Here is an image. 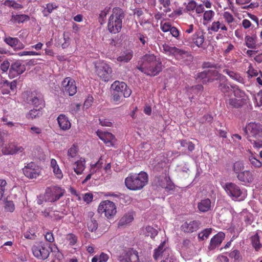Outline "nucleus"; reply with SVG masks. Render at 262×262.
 Here are the masks:
<instances>
[{
	"instance_id": "1",
	"label": "nucleus",
	"mask_w": 262,
	"mask_h": 262,
	"mask_svg": "<svg viewBox=\"0 0 262 262\" xmlns=\"http://www.w3.org/2000/svg\"><path fill=\"white\" fill-rule=\"evenodd\" d=\"M148 175L143 171L139 173H129L125 179V185L127 189L132 191L140 190L148 183Z\"/></svg>"
},
{
	"instance_id": "2",
	"label": "nucleus",
	"mask_w": 262,
	"mask_h": 262,
	"mask_svg": "<svg viewBox=\"0 0 262 262\" xmlns=\"http://www.w3.org/2000/svg\"><path fill=\"white\" fill-rule=\"evenodd\" d=\"M112 99L116 104H120L122 101V97H129L132 94L131 89L123 81H115L111 86Z\"/></svg>"
},
{
	"instance_id": "3",
	"label": "nucleus",
	"mask_w": 262,
	"mask_h": 262,
	"mask_svg": "<svg viewBox=\"0 0 262 262\" xmlns=\"http://www.w3.org/2000/svg\"><path fill=\"white\" fill-rule=\"evenodd\" d=\"M124 16V12L122 9L119 7L113 9L112 14L109 18L107 24L108 30L111 33L116 34L121 31L122 19Z\"/></svg>"
},
{
	"instance_id": "4",
	"label": "nucleus",
	"mask_w": 262,
	"mask_h": 262,
	"mask_svg": "<svg viewBox=\"0 0 262 262\" xmlns=\"http://www.w3.org/2000/svg\"><path fill=\"white\" fill-rule=\"evenodd\" d=\"M166 242H163L159 247L154 250L153 257L155 260L160 258L163 259L161 262H176L173 255H171V250L165 245Z\"/></svg>"
},
{
	"instance_id": "5",
	"label": "nucleus",
	"mask_w": 262,
	"mask_h": 262,
	"mask_svg": "<svg viewBox=\"0 0 262 262\" xmlns=\"http://www.w3.org/2000/svg\"><path fill=\"white\" fill-rule=\"evenodd\" d=\"M31 250L33 255L37 259L45 260L49 257L52 251V248L50 245L40 242L33 245Z\"/></svg>"
},
{
	"instance_id": "6",
	"label": "nucleus",
	"mask_w": 262,
	"mask_h": 262,
	"mask_svg": "<svg viewBox=\"0 0 262 262\" xmlns=\"http://www.w3.org/2000/svg\"><path fill=\"white\" fill-rule=\"evenodd\" d=\"M224 189L226 193L232 198L233 200L241 201L244 200L246 195L240 187L233 183H227L225 185Z\"/></svg>"
},
{
	"instance_id": "7",
	"label": "nucleus",
	"mask_w": 262,
	"mask_h": 262,
	"mask_svg": "<svg viewBox=\"0 0 262 262\" xmlns=\"http://www.w3.org/2000/svg\"><path fill=\"white\" fill-rule=\"evenodd\" d=\"M98 211L100 214L104 213L105 217L111 219L116 214V206L113 202L105 200L100 203Z\"/></svg>"
},
{
	"instance_id": "8",
	"label": "nucleus",
	"mask_w": 262,
	"mask_h": 262,
	"mask_svg": "<svg viewBox=\"0 0 262 262\" xmlns=\"http://www.w3.org/2000/svg\"><path fill=\"white\" fill-rule=\"evenodd\" d=\"M95 72L102 81L107 82L111 78L112 68L106 63L100 62L95 64Z\"/></svg>"
},
{
	"instance_id": "9",
	"label": "nucleus",
	"mask_w": 262,
	"mask_h": 262,
	"mask_svg": "<svg viewBox=\"0 0 262 262\" xmlns=\"http://www.w3.org/2000/svg\"><path fill=\"white\" fill-rule=\"evenodd\" d=\"M205 33L202 31H197L190 38H185L183 43L190 47H193V45H195L198 48H202L205 41Z\"/></svg>"
},
{
	"instance_id": "10",
	"label": "nucleus",
	"mask_w": 262,
	"mask_h": 262,
	"mask_svg": "<svg viewBox=\"0 0 262 262\" xmlns=\"http://www.w3.org/2000/svg\"><path fill=\"white\" fill-rule=\"evenodd\" d=\"M118 259L120 262H140L138 252L132 248L124 249Z\"/></svg>"
},
{
	"instance_id": "11",
	"label": "nucleus",
	"mask_w": 262,
	"mask_h": 262,
	"mask_svg": "<svg viewBox=\"0 0 262 262\" xmlns=\"http://www.w3.org/2000/svg\"><path fill=\"white\" fill-rule=\"evenodd\" d=\"M61 90L65 94L74 96L77 92L75 80L70 77H66L61 82Z\"/></svg>"
},
{
	"instance_id": "12",
	"label": "nucleus",
	"mask_w": 262,
	"mask_h": 262,
	"mask_svg": "<svg viewBox=\"0 0 262 262\" xmlns=\"http://www.w3.org/2000/svg\"><path fill=\"white\" fill-rule=\"evenodd\" d=\"M64 193V190L60 187L53 186L47 188L46 197L49 202H54L58 200Z\"/></svg>"
},
{
	"instance_id": "13",
	"label": "nucleus",
	"mask_w": 262,
	"mask_h": 262,
	"mask_svg": "<svg viewBox=\"0 0 262 262\" xmlns=\"http://www.w3.org/2000/svg\"><path fill=\"white\" fill-rule=\"evenodd\" d=\"M25 176L29 179H36L40 174L39 167L33 162L28 163L23 168Z\"/></svg>"
},
{
	"instance_id": "14",
	"label": "nucleus",
	"mask_w": 262,
	"mask_h": 262,
	"mask_svg": "<svg viewBox=\"0 0 262 262\" xmlns=\"http://www.w3.org/2000/svg\"><path fill=\"white\" fill-rule=\"evenodd\" d=\"M246 129L249 132L248 138H262V125L260 123L250 122L247 126Z\"/></svg>"
},
{
	"instance_id": "15",
	"label": "nucleus",
	"mask_w": 262,
	"mask_h": 262,
	"mask_svg": "<svg viewBox=\"0 0 262 262\" xmlns=\"http://www.w3.org/2000/svg\"><path fill=\"white\" fill-rule=\"evenodd\" d=\"M26 71V67L20 61L13 62L10 66L9 76L13 78L23 74Z\"/></svg>"
},
{
	"instance_id": "16",
	"label": "nucleus",
	"mask_w": 262,
	"mask_h": 262,
	"mask_svg": "<svg viewBox=\"0 0 262 262\" xmlns=\"http://www.w3.org/2000/svg\"><path fill=\"white\" fill-rule=\"evenodd\" d=\"M201 222L199 221H187L181 226V230L187 233H191L196 231L201 226Z\"/></svg>"
},
{
	"instance_id": "17",
	"label": "nucleus",
	"mask_w": 262,
	"mask_h": 262,
	"mask_svg": "<svg viewBox=\"0 0 262 262\" xmlns=\"http://www.w3.org/2000/svg\"><path fill=\"white\" fill-rule=\"evenodd\" d=\"M24 150V148L23 146H19L14 142L6 144L2 149V153L5 155L18 154L23 152Z\"/></svg>"
},
{
	"instance_id": "18",
	"label": "nucleus",
	"mask_w": 262,
	"mask_h": 262,
	"mask_svg": "<svg viewBox=\"0 0 262 262\" xmlns=\"http://www.w3.org/2000/svg\"><path fill=\"white\" fill-rule=\"evenodd\" d=\"M236 178L239 181L245 185H247L253 182L255 179V176L253 171L250 170H246L238 174Z\"/></svg>"
},
{
	"instance_id": "19",
	"label": "nucleus",
	"mask_w": 262,
	"mask_h": 262,
	"mask_svg": "<svg viewBox=\"0 0 262 262\" xmlns=\"http://www.w3.org/2000/svg\"><path fill=\"white\" fill-rule=\"evenodd\" d=\"M162 70V64L161 60H159L152 65L146 67L145 71H141L148 75L155 76L158 75Z\"/></svg>"
},
{
	"instance_id": "20",
	"label": "nucleus",
	"mask_w": 262,
	"mask_h": 262,
	"mask_svg": "<svg viewBox=\"0 0 262 262\" xmlns=\"http://www.w3.org/2000/svg\"><path fill=\"white\" fill-rule=\"evenodd\" d=\"M97 135L107 146H113L115 141V136L111 133L98 130Z\"/></svg>"
},
{
	"instance_id": "21",
	"label": "nucleus",
	"mask_w": 262,
	"mask_h": 262,
	"mask_svg": "<svg viewBox=\"0 0 262 262\" xmlns=\"http://www.w3.org/2000/svg\"><path fill=\"white\" fill-rule=\"evenodd\" d=\"M225 235L224 233L220 232L214 235L210 240L208 249L210 251L214 250L216 247H219L224 239Z\"/></svg>"
},
{
	"instance_id": "22",
	"label": "nucleus",
	"mask_w": 262,
	"mask_h": 262,
	"mask_svg": "<svg viewBox=\"0 0 262 262\" xmlns=\"http://www.w3.org/2000/svg\"><path fill=\"white\" fill-rule=\"evenodd\" d=\"M143 63L138 69L141 71H145V68L150 65H152L155 62L160 60V59H157L156 57L154 54H146L143 58Z\"/></svg>"
},
{
	"instance_id": "23",
	"label": "nucleus",
	"mask_w": 262,
	"mask_h": 262,
	"mask_svg": "<svg viewBox=\"0 0 262 262\" xmlns=\"http://www.w3.org/2000/svg\"><path fill=\"white\" fill-rule=\"evenodd\" d=\"M85 215L87 221V226L89 230L91 232L96 231L98 228V223L97 221L93 217L94 216V212L89 211Z\"/></svg>"
},
{
	"instance_id": "24",
	"label": "nucleus",
	"mask_w": 262,
	"mask_h": 262,
	"mask_svg": "<svg viewBox=\"0 0 262 262\" xmlns=\"http://www.w3.org/2000/svg\"><path fill=\"white\" fill-rule=\"evenodd\" d=\"M57 122L60 129L68 130L71 127V123L64 114H60L57 118Z\"/></svg>"
},
{
	"instance_id": "25",
	"label": "nucleus",
	"mask_w": 262,
	"mask_h": 262,
	"mask_svg": "<svg viewBox=\"0 0 262 262\" xmlns=\"http://www.w3.org/2000/svg\"><path fill=\"white\" fill-rule=\"evenodd\" d=\"M85 163V160L83 158H80L79 160L74 162L73 168L74 171L77 175H80L83 173V172L86 167Z\"/></svg>"
},
{
	"instance_id": "26",
	"label": "nucleus",
	"mask_w": 262,
	"mask_h": 262,
	"mask_svg": "<svg viewBox=\"0 0 262 262\" xmlns=\"http://www.w3.org/2000/svg\"><path fill=\"white\" fill-rule=\"evenodd\" d=\"M29 101L35 107L39 106V108H43L45 106V102L41 94L32 95Z\"/></svg>"
},
{
	"instance_id": "27",
	"label": "nucleus",
	"mask_w": 262,
	"mask_h": 262,
	"mask_svg": "<svg viewBox=\"0 0 262 262\" xmlns=\"http://www.w3.org/2000/svg\"><path fill=\"white\" fill-rule=\"evenodd\" d=\"M225 103L228 108H239L243 105L242 99L236 98H230L226 99Z\"/></svg>"
},
{
	"instance_id": "28",
	"label": "nucleus",
	"mask_w": 262,
	"mask_h": 262,
	"mask_svg": "<svg viewBox=\"0 0 262 262\" xmlns=\"http://www.w3.org/2000/svg\"><path fill=\"white\" fill-rule=\"evenodd\" d=\"M245 45L249 49H255L257 47V36L256 34L252 36L247 35L244 38Z\"/></svg>"
},
{
	"instance_id": "29",
	"label": "nucleus",
	"mask_w": 262,
	"mask_h": 262,
	"mask_svg": "<svg viewBox=\"0 0 262 262\" xmlns=\"http://www.w3.org/2000/svg\"><path fill=\"white\" fill-rule=\"evenodd\" d=\"M50 166L53 169V172L55 177L59 180L62 179L63 177V173L55 159H51Z\"/></svg>"
},
{
	"instance_id": "30",
	"label": "nucleus",
	"mask_w": 262,
	"mask_h": 262,
	"mask_svg": "<svg viewBox=\"0 0 262 262\" xmlns=\"http://www.w3.org/2000/svg\"><path fill=\"white\" fill-rule=\"evenodd\" d=\"M223 73L228 75L230 78L235 80L241 83H244V79L241 76V74L229 69L223 70Z\"/></svg>"
},
{
	"instance_id": "31",
	"label": "nucleus",
	"mask_w": 262,
	"mask_h": 262,
	"mask_svg": "<svg viewBox=\"0 0 262 262\" xmlns=\"http://www.w3.org/2000/svg\"><path fill=\"white\" fill-rule=\"evenodd\" d=\"M222 15L225 21L228 25L229 29L231 30L234 29L236 26L233 24V23H234L235 20L233 15L228 11L224 12Z\"/></svg>"
},
{
	"instance_id": "32",
	"label": "nucleus",
	"mask_w": 262,
	"mask_h": 262,
	"mask_svg": "<svg viewBox=\"0 0 262 262\" xmlns=\"http://www.w3.org/2000/svg\"><path fill=\"white\" fill-rule=\"evenodd\" d=\"M220 29L222 31H227L228 28L223 21H220L219 20L214 21L211 25L210 30L214 32H217Z\"/></svg>"
},
{
	"instance_id": "33",
	"label": "nucleus",
	"mask_w": 262,
	"mask_h": 262,
	"mask_svg": "<svg viewBox=\"0 0 262 262\" xmlns=\"http://www.w3.org/2000/svg\"><path fill=\"white\" fill-rule=\"evenodd\" d=\"M211 201L209 199L202 200L198 204L199 210L202 212H206L211 209Z\"/></svg>"
},
{
	"instance_id": "34",
	"label": "nucleus",
	"mask_w": 262,
	"mask_h": 262,
	"mask_svg": "<svg viewBox=\"0 0 262 262\" xmlns=\"http://www.w3.org/2000/svg\"><path fill=\"white\" fill-rule=\"evenodd\" d=\"M106 162L107 160L103 156H101L96 163L91 164L90 166L92 173L96 172L100 170L103 167V164L106 163Z\"/></svg>"
},
{
	"instance_id": "35",
	"label": "nucleus",
	"mask_w": 262,
	"mask_h": 262,
	"mask_svg": "<svg viewBox=\"0 0 262 262\" xmlns=\"http://www.w3.org/2000/svg\"><path fill=\"white\" fill-rule=\"evenodd\" d=\"M219 81V89L224 94L228 93L229 91L230 88L227 84L228 80L226 76L223 75Z\"/></svg>"
},
{
	"instance_id": "36",
	"label": "nucleus",
	"mask_w": 262,
	"mask_h": 262,
	"mask_svg": "<svg viewBox=\"0 0 262 262\" xmlns=\"http://www.w3.org/2000/svg\"><path fill=\"white\" fill-rule=\"evenodd\" d=\"M223 76L215 70H208V83L213 82L215 80H219Z\"/></svg>"
},
{
	"instance_id": "37",
	"label": "nucleus",
	"mask_w": 262,
	"mask_h": 262,
	"mask_svg": "<svg viewBox=\"0 0 262 262\" xmlns=\"http://www.w3.org/2000/svg\"><path fill=\"white\" fill-rule=\"evenodd\" d=\"M134 220L133 213L128 212L124 214V215L121 218L119 223V226H123L131 223Z\"/></svg>"
},
{
	"instance_id": "38",
	"label": "nucleus",
	"mask_w": 262,
	"mask_h": 262,
	"mask_svg": "<svg viewBox=\"0 0 262 262\" xmlns=\"http://www.w3.org/2000/svg\"><path fill=\"white\" fill-rule=\"evenodd\" d=\"M29 19V16L25 14L12 15L10 21L13 23H21Z\"/></svg>"
},
{
	"instance_id": "39",
	"label": "nucleus",
	"mask_w": 262,
	"mask_h": 262,
	"mask_svg": "<svg viewBox=\"0 0 262 262\" xmlns=\"http://www.w3.org/2000/svg\"><path fill=\"white\" fill-rule=\"evenodd\" d=\"M244 163L242 161H237L233 164L232 170L236 176L244 171Z\"/></svg>"
},
{
	"instance_id": "40",
	"label": "nucleus",
	"mask_w": 262,
	"mask_h": 262,
	"mask_svg": "<svg viewBox=\"0 0 262 262\" xmlns=\"http://www.w3.org/2000/svg\"><path fill=\"white\" fill-rule=\"evenodd\" d=\"M188 54V52L187 51L174 47L172 55L177 58H183Z\"/></svg>"
},
{
	"instance_id": "41",
	"label": "nucleus",
	"mask_w": 262,
	"mask_h": 262,
	"mask_svg": "<svg viewBox=\"0 0 262 262\" xmlns=\"http://www.w3.org/2000/svg\"><path fill=\"white\" fill-rule=\"evenodd\" d=\"M133 57V52L128 51L124 53L122 55L118 56L117 58V60L121 62H128L131 60Z\"/></svg>"
},
{
	"instance_id": "42",
	"label": "nucleus",
	"mask_w": 262,
	"mask_h": 262,
	"mask_svg": "<svg viewBox=\"0 0 262 262\" xmlns=\"http://www.w3.org/2000/svg\"><path fill=\"white\" fill-rule=\"evenodd\" d=\"M0 85H1L2 88L4 86L9 87L11 90L14 92L16 89L17 82L16 80H13L10 83L7 80L3 79L2 78Z\"/></svg>"
},
{
	"instance_id": "43",
	"label": "nucleus",
	"mask_w": 262,
	"mask_h": 262,
	"mask_svg": "<svg viewBox=\"0 0 262 262\" xmlns=\"http://www.w3.org/2000/svg\"><path fill=\"white\" fill-rule=\"evenodd\" d=\"M232 89L234 96L236 98H243L245 96V92L239 89V86L236 85H232L231 86Z\"/></svg>"
},
{
	"instance_id": "44",
	"label": "nucleus",
	"mask_w": 262,
	"mask_h": 262,
	"mask_svg": "<svg viewBox=\"0 0 262 262\" xmlns=\"http://www.w3.org/2000/svg\"><path fill=\"white\" fill-rule=\"evenodd\" d=\"M42 108L33 109L29 111L27 114L26 117L29 119H33L36 117H40L42 115L41 110Z\"/></svg>"
},
{
	"instance_id": "45",
	"label": "nucleus",
	"mask_w": 262,
	"mask_h": 262,
	"mask_svg": "<svg viewBox=\"0 0 262 262\" xmlns=\"http://www.w3.org/2000/svg\"><path fill=\"white\" fill-rule=\"evenodd\" d=\"M109 256L107 254L101 252L100 255H96L92 259V262H106Z\"/></svg>"
},
{
	"instance_id": "46",
	"label": "nucleus",
	"mask_w": 262,
	"mask_h": 262,
	"mask_svg": "<svg viewBox=\"0 0 262 262\" xmlns=\"http://www.w3.org/2000/svg\"><path fill=\"white\" fill-rule=\"evenodd\" d=\"M208 70H205L202 72L197 74L196 79L202 81L203 84H207L208 83Z\"/></svg>"
},
{
	"instance_id": "47",
	"label": "nucleus",
	"mask_w": 262,
	"mask_h": 262,
	"mask_svg": "<svg viewBox=\"0 0 262 262\" xmlns=\"http://www.w3.org/2000/svg\"><path fill=\"white\" fill-rule=\"evenodd\" d=\"M145 236H150L151 238H154L158 234V231L152 227L147 226L146 227L145 231L144 232Z\"/></svg>"
},
{
	"instance_id": "48",
	"label": "nucleus",
	"mask_w": 262,
	"mask_h": 262,
	"mask_svg": "<svg viewBox=\"0 0 262 262\" xmlns=\"http://www.w3.org/2000/svg\"><path fill=\"white\" fill-rule=\"evenodd\" d=\"M251 242L253 247L256 251H258L261 247V245L259 242V237L257 233L251 237Z\"/></svg>"
},
{
	"instance_id": "49",
	"label": "nucleus",
	"mask_w": 262,
	"mask_h": 262,
	"mask_svg": "<svg viewBox=\"0 0 262 262\" xmlns=\"http://www.w3.org/2000/svg\"><path fill=\"white\" fill-rule=\"evenodd\" d=\"M212 232L211 228H206L200 232L198 234V238L203 241L208 238Z\"/></svg>"
},
{
	"instance_id": "50",
	"label": "nucleus",
	"mask_w": 262,
	"mask_h": 262,
	"mask_svg": "<svg viewBox=\"0 0 262 262\" xmlns=\"http://www.w3.org/2000/svg\"><path fill=\"white\" fill-rule=\"evenodd\" d=\"M4 41L9 46L14 49L17 46L18 42V39L16 37H7L4 39Z\"/></svg>"
},
{
	"instance_id": "51",
	"label": "nucleus",
	"mask_w": 262,
	"mask_h": 262,
	"mask_svg": "<svg viewBox=\"0 0 262 262\" xmlns=\"http://www.w3.org/2000/svg\"><path fill=\"white\" fill-rule=\"evenodd\" d=\"M4 208L5 212H13L15 210V205L12 201L7 200L4 203Z\"/></svg>"
},
{
	"instance_id": "52",
	"label": "nucleus",
	"mask_w": 262,
	"mask_h": 262,
	"mask_svg": "<svg viewBox=\"0 0 262 262\" xmlns=\"http://www.w3.org/2000/svg\"><path fill=\"white\" fill-rule=\"evenodd\" d=\"M248 140L253 145L254 148L262 147V138H248Z\"/></svg>"
},
{
	"instance_id": "53",
	"label": "nucleus",
	"mask_w": 262,
	"mask_h": 262,
	"mask_svg": "<svg viewBox=\"0 0 262 262\" xmlns=\"http://www.w3.org/2000/svg\"><path fill=\"white\" fill-rule=\"evenodd\" d=\"M158 2L164 7V9L163 11L165 13L171 11V9L170 8L171 5L170 0H158Z\"/></svg>"
},
{
	"instance_id": "54",
	"label": "nucleus",
	"mask_w": 262,
	"mask_h": 262,
	"mask_svg": "<svg viewBox=\"0 0 262 262\" xmlns=\"http://www.w3.org/2000/svg\"><path fill=\"white\" fill-rule=\"evenodd\" d=\"M78 148L75 145H73L71 147H70L68 150V159L70 160V158L75 157L78 153Z\"/></svg>"
},
{
	"instance_id": "55",
	"label": "nucleus",
	"mask_w": 262,
	"mask_h": 262,
	"mask_svg": "<svg viewBox=\"0 0 262 262\" xmlns=\"http://www.w3.org/2000/svg\"><path fill=\"white\" fill-rule=\"evenodd\" d=\"M249 160L251 165L255 168H259L262 166L261 162L253 156H251L249 157Z\"/></svg>"
},
{
	"instance_id": "56",
	"label": "nucleus",
	"mask_w": 262,
	"mask_h": 262,
	"mask_svg": "<svg viewBox=\"0 0 262 262\" xmlns=\"http://www.w3.org/2000/svg\"><path fill=\"white\" fill-rule=\"evenodd\" d=\"M196 3L194 1H190L187 4L185 11L187 12L193 11L195 10V8H196Z\"/></svg>"
},
{
	"instance_id": "57",
	"label": "nucleus",
	"mask_w": 262,
	"mask_h": 262,
	"mask_svg": "<svg viewBox=\"0 0 262 262\" xmlns=\"http://www.w3.org/2000/svg\"><path fill=\"white\" fill-rule=\"evenodd\" d=\"M66 238L71 246L75 245L77 242V236L73 233L67 234Z\"/></svg>"
},
{
	"instance_id": "58",
	"label": "nucleus",
	"mask_w": 262,
	"mask_h": 262,
	"mask_svg": "<svg viewBox=\"0 0 262 262\" xmlns=\"http://www.w3.org/2000/svg\"><path fill=\"white\" fill-rule=\"evenodd\" d=\"M6 186L7 182L6 180L0 179V200L4 195L5 191L6 190Z\"/></svg>"
},
{
	"instance_id": "59",
	"label": "nucleus",
	"mask_w": 262,
	"mask_h": 262,
	"mask_svg": "<svg viewBox=\"0 0 262 262\" xmlns=\"http://www.w3.org/2000/svg\"><path fill=\"white\" fill-rule=\"evenodd\" d=\"M162 48L165 53L168 55H172L174 48V46H170L165 43L163 45Z\"/></svg>"
},
{
	"instance_id": "60",
	"label": "nucleus",
	"mask_w": 262,
	"mask_h": 262,
	"mask_svg": "<svg viewBox=\"0 0 262 262\" xmlns=\"http://www.w3.org/2000/svg\"><path fill=\"white\" fill-rule=\"evenodd\" d=\"M214 15V12L212 10L206 11L203 15V19L206 21H210Z\"/></svg>"
},
{
	"instance_id": "61",
	"label": "nucleus",
	"mask_w": 262,
	"mask_h": 262,
	"mask_svg": "<svg viewBox=\"0 0 262 262\" xmlns=\"http://www.w3.org/2000/svg\"><path fill=\"white\" fill-rule=\"evenodd\" d=\"M160 28L163 32H167L168 31H170L172 26H171L169 23H164L163 24L161 23Z\"/></svg>"
},
{
	"instance_id": "62",
	"label": "nucleus",
	"mask_w": 262,
	"mask_h": 262,
	"mask_svg": "<svg viewBox=\"0 0 262 262\" xmlns=\"http://www.w3.org/2000/svg\"><path fill=\"white\" fill-rule=\"evenodd\" d=\"M10 66H11V65H10L9 61H8L7 60H4L1 63L0 68H1V70L3 72H6L9 69H10Z\"/></svg>"
},
{
	"instance_id": "63",
	"label": "nucleus",
	"mask_w": 262,
	"mask_h": 262,
	"mask_svg": "<svg viewBox=\"0 0 262 262\" xmlns=\"http://www.w3.org/2000/svg\"><path fill=\"white\" fill-rule=\"evenodd\" d=\"M170 32V34H171V35L173 37H175L177 39L179 40L180 39V32L178 29V28H177L176 27L173 26L172 28H171Z\"/></svg>"
},
{
	"instance_id": "64",
	"label": "nucleus",
	"mask_w": 262,
	"mask_h": 262,
	"mask_svg": "<svg viewBox=\"0 0 262 262\" xmlns=\"http://www.w3.org/2000/svg\"><path fill=\"white\" fill-rule=\"evenodd\" d=\"M229 256L230 258H234L235 260H238L241 257L240 252L237 250H234L231 251Z\"/></svg>"
}]
</instances>
